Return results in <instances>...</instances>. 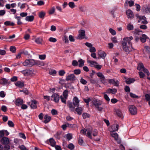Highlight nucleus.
<instances>
[{
    "label": "nucleus",
    "instance_id": "f257e3e1",
    "mask_svg": "<svg viewBox=\"0 0 150 150\" xmlns=\"http://www.w3.org/2000/svg\"><path fill=\"white\" fill-rule=\"evenodd\" d=\"M133 39L132 37H126L124 38L122 43V46L123 50L127 53H129L132 50V45L130 41Z\"/></svg>",
    "mask_w": 150,
    "mask_h": 150
},
{
    "label": "nucleus",
    "instance_id": "f03ea898",
    "mask_svg": "<svg viewBox=\"0 0 150 150\" xmlns=\"http://www.w3.org/2000/svg\"><path fill=\"white\" fill-rule=\"evenodd\" d=\"M135 16L138 23L141 22L144 24H147L148 23L146 18L144 16H140L138 14H136L135 15Z\"/></svg>",
    "mask_w": 150,
    "mask_h": 150
},
{
    "label": "nucleus",
    "instance_id": "7ed1b4c3",
    "mask_svg": "<svg viewBox=\"0 0 150 150\" xmlns=\"http://www.w3.org/2000/svg\"><path fill=\"white\" fill-rule=\"evenodd\" d=\"M137 69L139 71H142L146 74L148 76H149L150 74L148 70L144 68L143 64L142 63H140L138 64Z\"/></svg>",
    "mask_w": 150,
    "mask_h": 150
},
{
    "label": "nucleus",
    "instance_id": "20e7f679",
    "mask_svg": "<svg viewBox=\"0 0 150 150\" xmlns=\"http://www.w3.org/2000/svg\"><path fill=\"white\" fill-rule=\"evenodd\" d=\"M20 72L24 76H26L32 75L33 74V71L32 70L25 69Z\"/></svg>",
    "mask_w": 150,
    "mask_h": 150
},
{
    "label": "nucleus",
    "instance_id": "39448f33",
    "mask_svg": "<svg viewBox=\"0 0 150 150\" xmlns=\"http://www.w3.org/2000/svg\"><path fill=\"white\" fill-rule=\"evenodd\" d=\"M129 111L132 115H135L137 112V109L134 105H130L129 107Z\"/></svg>",
    "mask_w": 150,
    "mask_h": 150
},
{
    "label": "nucleus",
    "instance_id": "423d86ee",
    "mask_svg": "<svg viewBox=\"0 0 150 150\" xmlns=\"http://www.w3.org/2000/svg\"><path fill=\"white\" fill-rule=\"evenodd\" d=\"M86 131H87V135L91 139V133L92 132V129L91 128H89L87 130L86 129H83L81 130V133L86 134Z\"/></svg>",
    "mask_w": 150,
    "mask_h": 150
},
{
    "label": "nucleus",
    "instance_id": "0eeeda50",
    "mask_svg": "<svg viewBox=\"0 0 150 150\" xmlns=\"http://www.w3.org/2000/svg\"><path fill=\"white\" fill-rule=\"evenodd\" d=\"M76 79V76L74 74H69L65 79L67 81H73Z\"/></svg>",
    "mask_w": 150,
    "mask_h": 150
},
{
    "label": "nucleus",
    "instance_id": "6e6552de",
    "mask_svg": "<svg viewBox=\"0 0 150 150\" xmlns=\"http://www.w3.org/2000/svg\"><path fill=\"white\" fill-rule=\"evenodd\" d=\"M142 10L144 13L149 14L150 13V5L143 6L142 7Z\"/></svg>",
    "mask_w": 150,
    "mask_h": 150
},
{
    "label": "nucleus",
    "instance_id": "1a4fd4ad",
    "mask_svg": "<svg viewBox=\"0 0 150 150\" xmlns=\"http://www.w3.org/2000/svg\"><path fill=\"white\" fill-rule=\"evenodd\" d=\"M126 14L128 18L132 19L134 17L133 12L130 9H128L126 11Z\"/></svg>",
    "mask_w": 150,
    "mask_h": 150
},
{
    "label": "nucleus",
    "instance_id": "9d476101",
    "mask_svg": "<svg viewBox=\"0 0 150 150\" xmlns=\"http://www.w3.org/2000/svg\"><path fill=\"white\" fill-rule=\"evenodd\" d=\"M85 31L84 30H81L79 32V34L77 37L78 39H82L84 38L85 36Z\"/></svg>",
    "mask_w": 150,
    "mask_h": 150
},
{
    "label": "nucleus",
    "instance_id": "9b49d317",
    "mask_svg": "<svg viewBox=\"0 0 150 150\" xmlns=\"http://www.w3.org/2000/svg\"><path fill=\"white\" fill-rule=\"evenodd\" d=\"M59 96L56 93H54L51 96V100L57 103L59 100Z\"/></svg>",
    "mask_w": 150,
    "mask_h": 150
},
{
    "label": "nucleus",
    "instance_id": "f8f14e48",
    "mask_svg": "<svg viewBox=\"0 0 150 150\" xmlns=\"http://www.w3.org/2000/svg\"><path fill=\"white\" fill-rule=\"evenodd\" d=\"M92 103L96 108L101 105L102 103V101L96 99L93 100Z\"/></svg>",
    "mask_w": 150,
    "mask_h": 150
},
{
    "label": "nucleus",
    "instance_id": "ddd939ff",
    "mask_svg": "<svg viewBox=\"0 0 150 150\" xmlns=\"http://www.w3.org/2000/svg\"><path fill=\"white\" fill-rule=\"evenodd\" d=\"M118 125L117 124H114L109 129V130L110 132H114L115 131H117L118 129Z\"/></svg>",
    "mask_w": 150,
    "mask_h": 150
},
{
    "label": "nucleus",
    "instance_id": "4468645a",
    "mask_svg": "<svg viewBox=\"0 0 150 150\" xmlns=\"http://www.w3.org/2000/svg\"><path fill=\"white\" fill-rule=\"evenodd\" d=\"M30 62V67H31L32 66L34 65H40V62L38 60H35L33 59H30L29 60Z\"/></svg>",
    "mask_w": 150,
    "mask_h": 150
},
{
    "label": "nucleus",
    "instance_id": "2eb2a0df",
    "mask_svg": "<svg viewBox=\"0 0 150 150\" xmlns=\"http://www.w3.org/2000/svg\"><path fill=\"white\" fill-rule=\"evenodd\" d=\"M1 141L3 144H7L9 143L10 140L8 138L4 137L2 138Z\"/></svg>",
    "mask_w": 150,
    "mask_h": 150
},
{
    "label": "nucleus",
    "instance_id": "dca6fc26",
    "mask_svg": "<svg viewBox=\"0 0 150 150\" xmlns=\"http://www.w3.org/2000/svg\"><path fill=\"white\" fill-rule=\"evenodd\" d=\"M143 52L144 54H145L146 52L148 53H150V47L148 46L144 45V49L143 50Z\"/></svg>",
    "mask_w": 150,
    "mask_h": 150
},
{
    "label": "nucleus",
    "instance_id": "f3484780",
    "mask_svg": "<svg viewBox=\"0 0 150 150\" xmlns=\"http://www.w3.org/2000/svg\"><path fill=\"white\" fill-rule=\"evenodd\" d=\"M23 103L22 99L18 98L16 100L15 104L16 105L20 106L23 104Z\"/></svg>",
    "mask_w": 150,
    "mask_h": 150
},
{
    "label": "nucleus",
    "instance_id": "a211bd4d",
    "mask_svg": "<svg viewBox=\"0 0 150 150\" xmlns=\"http://www.w3.org/2000/svg\"><path fill=\"white\" fill-rule=\"evenodd\" d=\"M73 103L76 106H78L79 105V101L78 98L76 97H75L73 100Z\"/></svg>",
    "mask_w": 150,
    "mask_h": 150
},
{
    "label": "nucleus",
    "instance_id": "6ab92c4d",
    "mask_svg": "<svg viewBox=\"0 0 150 150\" xmlns=\"http://www.w3.org/2000/svg\"><path fill=\"white\" fill-rule=\"evenodd\" d=\"M148 38V37L146 35L143 34H142V36L139 39L142 42L144 43L146 41V39H147Z\"/></svg>",
    "mask_w": 150,
    "mask_h": 150
},
{
    "label": "nucleus",
    "instance_id": "aec40b11",
    "mask_svg": "<svg viewBox=\"0 0 150 150\" xmlns=\"http://www.w3.org/2000/svg\"><path fill=\"white\" fill-rule=\"evenodd\" d=\"M87 62L89 64V65L91 67H95L96 64H97V63L95 61H92L89 60H87Z\"/></svg>",
    "mask_w": 150,
    "mask_h": 150
},
{
    "label": "nucleus",
    "instance_id": "412c9836",
    "mask_svg": "<svg viewBox=\"0 0 150 150\" xmlns=\"http://www.w3.org/2000/svg\"><path fill=\"white\" fill-rule=\"evenodd\" d=\"M98 54L100 58L103 59H104L106 55L105 52L101 50H100L99 51Z\"/></svg>",
    "mask_w": 150,
    "mask_h": 150
},
{
    "label": "nucleus",
    "instance_id": "4be33fe9",
    "mask_svg": "<svg viewBox=\"0 0 150 150\" xmlns=\"http://www.w3.org/2000/svg\"><path fill=\"white\" fill-rule=\"evenodd\" d=\"M8 80L4 78H2L0 80V84L3 85H6L8 83Z\"/></svg>",
    "mask_w": 150,
    "mask_h": 150
},
{
    "label": "nucleus",
    "instance_id": "5701e85b",
    "mask_svg": "<svg viewBox=\"0 0 150 150\" xmlns=\"http://www.w3.org/2000/svg\"><path fill=\"white\" fill-rule=\"evenodd\" d=\"M31 104L30 107L31 108L35 109L37 108V101L35 100H33L31 101Z\"/></svg>",
    "mask_w": 150,
    "mask_h": 150
},
{
    "label": "nucleus",
    "instance_id": "b1692460",
    "mask_svg": "<svg viewBox=\"0 0 150 150\" xmlns=\"http://www.w3.org/2000/svg\"><path fill=\"white\" fill-rule=\"evenodd\" d=\"M44 118L45 120L44 121V122L46 123L50 121L51 119V117L48 115H46L44 117Z\"/></svg>",
    "mask_w": 150,
    "mask_h": 150
},
{
    "label": "nucleus",
    "instance_id": "393cba45",
    "mask_svg": "<svg viewBox=\"0 0 150 150\" xmlns=\"http://www.w3.org/2000/svg\"><path fill=\"white\" fill-rule=\"evenodd\" d=\"M108 82L109 83L114 84L115 86H118V81H115L114 79H111L109 80Z\"/></svg>",
    "mask_w": 150,
    "mask_h": 150
},
{
    "label": "nucleus",
    "instance_id": "a878e982",
    "mask_svg": "<svg viewBox=\"0 0 150 150\" xmlns=\"http://www.w3.org/2000/svg\"><path fill=\"white\" fill-rule=\"evenodd\" d=\"M43 41V39L40 37H38L36 38L35 40V42L39 44H41L42 43Z\"/></svg>",
    "mask_w": 150,
    "mask_h": 150
},
{
    "label": "nucleus",
    "instance_id": "bb28decb",
    "mask_svg": "<svg viewBox=\"0 0 150 150\" xmlns=\"http://www.w3.org/2000/svg\"><path fill=\"white\" fill-rule=\"evenodd\" d=\"M110 134L112 137L114 138L115 140L117 141L118 140V134L117 133L114 132H111Z\"/></svg>",
    "mask_w": 150,
    "mask_h": 150
},
{
    "label": "nucleus",
    "instance_id": "cd10ccee",
    "mask_svg": "<svg viewBox=\"0 0 150 150\" xmlns=\"http://www.w3.org/2000/svg\"><path fill=\"white\" fill-rule=\"evenodd\" d=\"M126 83L128 84H130L133 83L135 81V79L132 78H128L125 80Z\"/></svg>",
    "mask_w": 150,
    "mask_h": 150
},
{
    "label": "nucleus",
    "instance_id": "c85d7f7f",
    "mask_svg": "<svg viewBox=\"0 0 150 150\" xmlns=\"http://www.w3.org/2000/svg\"><path fill=\"white\" fill-rule=\"evenodd\" d=\"M34 17L33 16H28L26 17L25 20L31 22L33 21Z\"/></svg>",
    "mask_w": 150,
    "mask_h": 150
},
{
    "label": "nucleus",
    "instance_id": "c756f323",
    "mask_svg": "<svg viewBox=\"0 0 150 150\" xmlns=\"http://www.w3.org/2000/svg\"><path fill=\"white\" fill-rule=\"evenodd\" d=\"M68 105L70 110L71 111H74L75 107L76 106L73 103L71 102L69 103Z\"/></svg>",
    "mask_w": 150,
    "mask_h": 150
},
{
    "label": "nucleus",
    "instance_id": "7c9ffc66",
    "mask_svg": "<svg viewBox=\"0 0 150 150\" xmlns=\"http://www.w3.org/2000/svg\"><path fill=\"white\" fill-rule=\"evenodd\" d=\"M125 4H128L130 7H131L134 5V2L132 0H127L125 1Z\"/></svg>",
    "mask_w": 150,
    "mask_h": 150
},
{
    "label": "nucleus",
    "instance_id": "2f4dec72",
    "mask_svg": "<svg viewBox=\"0 0 150 150\" xmlns=\"http://www.w3.org/2000/svg\"><path fill=\"white\" fill-rule=\"evenodd\" d=\"M15 85L20 88L23 87L24 86V83L23 82L20 81H18L15 83Z\"/></svg>",
    "mask_w": 150,
    "mask_h": 150
},
{
    "label": "nucleus",
    "instance_id": "473e14b6",
    "mask_svg": "<svg viewBox=\"0 0 150 150\" xmlns=\"http://www.w3.org/2000/svg\"><path fill=\"white\" fill-rule=\"evenodd\" d=\"M49 143L51 146L54 147L56 144V142L53 138H50L49 140Z\"/></svg>",
    "mask_w": 150,
    "mask_h": 150
},
{
    "label": "nucleus",
    "instance_id": "72a5a7b5",
    "mask_svg": "<svg viewBox=\"0 0 150 150\" xmlns=\"http://www.w3.org/2000/svg\"><path fill=\"white\" fill-rule=\"evenodd\" d=\"M78 65L79 67H81L84 65V61L80 59L78 60Z\"/></svg>",
    "mask_w": 150,
    "mask_h": 150
},
{
    "label": "nucleus",
    "instance_id": "f704fd0d",
    "mask_svg": "<svg viewBox=\"0 0 150 150\" xmlns=\"http://www.w3.org/2000/svg\"><path fill=\"white\" fill-rule=\"evenodd\" d=\"M83 109L81 107H78L76 109V111L77 113L79 115H80L82 113Z\"/></svg>",
    "mask_w": 150,
    "mask_h": 150
},
{
    "label": "nucleus",
    "instance_id": "c9c22d12",
    "mask_svg": "<svg viewBox=\"0 0 150 150\" xmlns=\"http://www.w3.org/2000/svg\"><path fill=\"white\" fill-rule=\"evenodd\" d=\"M127 29L129 30H133L134 29V26L130 23H128L127 26Z\"/></svg>",
    "mask_w": 150,
    "mask_h": 150
},
{
    "label": "nucleus",
    "instance_id": "e433bc0d",
    "mask_svg": "<svg viewBox=\"0 0 150 150\" xmlns=\"http://www.w3.org/2000/svg\"><path fill=\"white\" fill-rule=\"evenodd\" d=\"M45 15V13L44 11H41L38 14L39 17L42 19L44 18Z\"/></svg>",
    "mask_w": 150,
    "mask_h": 150
},
{
    "label": "nucleus",
    "instance_id": "4c0bfd02",
    "mask_svg": "<svg viewBox=\"0 0 150 150\" xmlns=\"http://www.w3.org/2000/svg\"><path fill=\"white\" fill-rule=\"evenodd\" d=\"M29 60L27 59L23 63V65L25 66L30 67Z\"/></svg>",
    "mask_w": 150,
    "mask_h": 150
},
{
    "label": "nucleus",
    "instance_id": "58836bf2",
    "mask_svg": "<svg viewBox=\"0 0 150 150\" xmlns=\"http://www.w3.org/2000/svg\"><path fill=\"white\" fill-rule=\"evenodd\" d=\"M109 31L110 33L112 34V35H115L116 34V31L112 28H110L109 30Z\"/></svg>",
    "mask_w": 150,
    "mask_h": 150
},
{
    "label": "nucleus",
    "instance_id": "ea45409f",
    "mask_svg": "<svg viewBox=\"0 0 150 150\" xmlns=\"http://www.w3.org/2000/svg\"><path fill=\"white\" fill-rule=\"evenodd\" d=\"M142 32L140 30L138 29H135L134 31H133V33L134 34H138L140 35L142 33Z\"/></svg>",
    "mask_w": 150,
    "mask_h": 150
},
{
    "label": "nucleus",
    "instance_id": "a19ab883",
    "mask_svg": "<svg viewBox=\"0 0 150 150\" xmlns=\"http://www.w3.org/2000/svg\"><path fill=\"white\" fill-rule=\"evenodd\" d=\"M116 112L117 115L120 117H121L122 116V112L119 109H117L116 110Z\"/></svg>",
    "mask_w": 150,
    "mask_h": 150
},
{
    "label": "nucleus",
    "instance_id": "79ce46f5",
    "mask_svg": "<svg viewBox=\"0 0 150 150\" xmlns=\"http://www.w3.org/2000/svg\"><path fill=\"white\" fill-rule=\"evenodd\" d=\"M66 98H67L68 96V91L67 90H65L63 92L62 95Z\"/></svg>",
    "mask_w": 150,
    "mask_h": 150
},
{
    "label": "nucleus",
    "instance_id": "37998d69",
    "mask_svg": "<svg viewBox=\"0 0 150 150\" xmlns=\"http://www.w3.org/2000/svg\"><path fill=\"white\" fill-rule=\"evenodd\" d=\"M60 98L62 102L65 104L66 103V100L67 98H66L65 97H63V96H60Z\"/></svg>",
    "mask_w": 150,
    "mask_h": 150
},
{
    "label": "nucleus",
    "instance_id": "c03bdc74",
    "mask_svg": "<svg viewBox=\"0 0 150 150\" xmlns=\"http://www.w3.org/2000/svg\"><path fill=\"white\" fill-rule=\"evenodd\" d=\"M57 73L56 71L53 69L50 70L49 72V73L50 75L54 76Z\"/></svg>",
    "mask_w": 150,
    "mask_h": 150
},
{
    "label": "nucleus",
    "instance_id": "a18cd8bd",
    "mask_svg": "<svg viewBox=\"0 0 150 150\" xmlns=\"http://www.w3.org/2000/svg\"><path fill=\"white\" fill-rule=\"evenodd\" d=\"M66 137L68 141L70 140L72 138V135L71 134L69 133L66 136Z\"/></svg>",
    "mask_w": 150,
    "mask_h": 150
},
{
    "label": "nucleus",
    "instance_id": "49530a36",
    "mask_svg": "<svg viewBox=\"0 0 150 150\" xmlns=\"http://www.w3.org/2000/svg\"><path fill=\"white\" fill-rule=\"evenodd\" d=\"M4 24L6 25H14V23H11L10 21H6L4 22Z\"/></svg>",
    "mask_w": 150,
    "mask_h": 150
},
{
    "label": "nucleus",
    "instance_id": "de8ad7c7",
    "mask_svg": "<svg viewBox=\"0 0 150 150\" xmlns=\"http://www.w3.org/2000/svg\"><path fill=\"white\" fill-rule=\"evenodd\" d=\"M96 75L100 78L101 79L102 78H103L105 77L104 75L101 72H99L97 73L96 74Z\"/></svg>",
    "mask_w": 150,
    "mask_h": 150
},
{
    "label": "nucleus",
    "instance_id": "09e8293b",
    "mask_svg": "<svg viewBox=\"0 0 150 150\" xmlns=\"http://www.w3.org/2000/svg\"><path fill=\"white\" fill-rule=\"evenodd\" d=\"M69 7L71 8H73L75 6L74 3L73 2H69Z\"/></svg>",
    "mask_w": 150,
    "mask_h": 150
},
{
    "label": "nucleus",
    "instance_id": "8fccbe9b",
    "mask_svg": "<svg viewBox=\"0 0 150 150\" xmlns=\"http://www.w3.org/2000/svg\"><path fill=\"white\" fill-rule=\"evenodd\" d=\"M82 116L83 119H86L87 118L89 117L90 115L86 113H84L82 114Z\"/></svg>",
    "mask_w": 150,
    "mask_h": 150
},
{
    "label": "nucleus",
    "instance_id": "3c124183",
    "mask_svg": "<svg viewBox=\"0 0 150 150\" xmlns=\"http://www.w3.org/2000/svg\"><path fill=\"white\" fill-rule=\"evenodd\" d=\"M74 73L76 75H78L81 73V71L79 69H75L74 71Z\"/></svg>",
    "mask_w": 150,
    "mask_h": 150
},
{
    "label": "nucleus",
    "instance_id": "603ef678",
    "mask_svg": "<svg viewBox=\"0 0 150 150\" xmlns=\"http://www.w3.org/2000/svg\"><path fill=\"white\" fill-rule=\"evenodd\" d=\"M145 98L146 101H148L150 100V95L149 94L145 95Z\"/></svg>",
    "mask_w": 150,
    "mask_h": 150
},
{
    "label": "nucleus",
    "instance_id": "864d4df0",
    "mask_svg": "<svg viewBox=\"0 0 150 150\" xmlns=\"http://www.w3.org/2000/svg\"><path fill=\"white\" fill-rule=\"evenodd\" d=\"M72 64L74 66H77L78 65V62L76 60H73L72 62Z\"/></svg>",
    "mask_w": 150,
    "mask_h": 150
},
{
    "label": "nucleus",
    "instance_id": "5fc2aeb1",
    "mask_svg": "<svg viewBox=\"0 0 150 150\" xmlns=\"http://www.w3.org/2000/svg\"><path fill=\"white\" fill-rule=\"evenodd\" d=\"M59 74L60 76H63L65 73V72L64 70H62L59 71Z\"/></svg>",
    "mask_w": 150,
    "mask_h": 150
},
{
    "label": "nucleus",
    "instance_id": "6e6d98bb",
    "mask_svg": "<svg viewBox=\"0 0 150 150\" xmlns=\"http://www.w3.org/2000/svg\"><path fill=\"white\" fill-rule=\"evenodd\" d=\"M69 40L71 42H74L75 40L74 36L71 35H70L69 36Z\"/></svg>",
    "mask_w": 150,
    "mask_h": 150
},
{
    "label": "nucleus",
    "instance_id": "4d7b16f0",
    "mask_svg": "<svg viewBox=\"0 0 150 150\" xmlns=\"http://www.w3.org/2000/svg\"><path fill=\"white\" fill-rule=\"evenodd\" d=\"M10 50L12 52H14L16 50V48L15 47L11 46L10 47Z\"/></svg>",
    "mask_w": 150,
    "mask_h": 150
},
{
    "label": "nucleus",
    "instance_id": "13d9d810",
    "mask_svg": "<svg viewBox=\"0 0 150 150\" xmlns=\"http://www.w3.org/2000/svg\"><path fill=\"white\" fill-rule=\"evenodd\" d=\"M80 82L81 83L84 85L86 84L87 83V81L85 79H83L82 78H81L80 80Z\"/></svg>",
    "mask_w": 150,
    "mask_h": 150
},
{
    "label": "nucleus",
    "instance_id": "bf43d9fd",
    "mask_svg": "<svg viewBox=\"0 0 150 150\" xmlns=\"http://www.w3.org/2000/svg\"><path fill=\"white\" fill-rule=\"evenodd\" d=\"M68 147L69 149L72 150L74 148V146L72 143H70L69 144Z\"/></svg>",
    "mask_w": 150,
    "mask_h": 150
},
{
    "label": "nucleus",
    "instance_id": "052dcab7",
    "mask_svg": "<svg viewBox=\"0 0 150 150\" xmlns=\"http://www.w3.org/2000/svg\"><path fill=\"white\" fill-rule=\"evenodd\" d=\"M55 11V8L54 7H52L50 10L49 13L51 14H52L54 13Z\"/></svg>",
    "mask_w": 150,
    "mask_h": 150
},
{
    "label": "nucleus",
    "instance_id": "680f3d73",
    "mask_svg": "<svg viewBox=\"0 0 150 150\" xmlns=\"http://www.w3.org/2000/svg\"><path fill=\"white\" fill-rule=\"evenodd\" d=\"M16 18L18 20L17 24L18 25H21L22 24V23L20 21V19H21V17H17Z\"/></svg>",
    "mask_w": 150,
    "mask_h": 150
},
{
    "label": "nucleus",
    "instance_id": "e2e57ef3",
    "mask_svg": "<svg viewBox=\"0 0 150 150\" xmlns=\"http://www.w3.org/2000/svg\"><path fill=\"white\" fill-rule=\"evenodd\" d=\"M8 124L10 127H13L14 126L13 122L11 121H8Z\"/></svg>",
    "mask_w": 150,
    "mask_h": 150
},
{
    "label": "nucleus",
    "instance_id": "0e129e2a",
    "mask_svg": "<svg viewBox=\"0 0 150 150\" xmlns=\"http://www.w3.org/2000/svg\"><path fill=\"white\" fill-rule=\"evenodd\" d=\"M104 95V98L105 100L107 101H109L110 100V99L109 98L108 96L105 94V93H103Z\"/></svg>",
    "mask_w": 150,
    "mask_h": 150
},
{
    "label": "nucleus",
    "instance_id": "69168bd1",
    "mask_svg": "<svg viewBox=\"0 0 150 150\" xmlns=\"http://www.w3.org/2000/svg\"><path fill=\"white\" fill-rule=\"evenodd\" d=\"M112 41L114 43H117V38L115 37H112L111 38Z\"/></svg>",
    "mask_w": 150,
    "mask_h": 150
},
{
    "label": "nucleus",
    "instance_id": "338daca9",
    "mask_svg": "<svg viewBox=\"0 0 150 150\" xmlns=\"http://www.w3.org/2000/svg\"><path fill=\"white\" fill-rule=\"evenodd\" d=\"M96 51V50L94 47H91L89 51L91 52H95Z\"/></svg>",
    "mask_w": 150,
    "mask_h": 150
},
{
    "label": "nucleus",
    "instance_id": "774afa93",
    "mask_svg": "<svg viewBox=\"0 0 150 150\" xmlns=\"http://www.w3.org/2000/svg\"><path fill=\"white\" fill-rule=\"evenodd\" d=\"M83 139L79 137L78 140V143L79 144L81 145L83 144Z\"/></svg>",
    "mask_w": 150,
    "mask_h": 150
}]
</instances>
